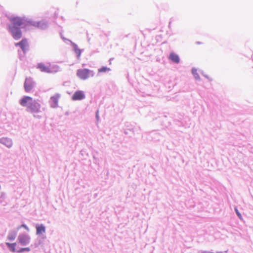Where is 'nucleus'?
I'll use <instances>...</instances> for the list:
<instances>
[{"label":"nucleus","instance_id":"1","mask_svg":"<svg viewBox=\"0 0 253 253\" xmlns=\"http://www.w3.org/2000/svg\"><path fill=\"white\" fill-rule=\"evenodd\" d=\"M20 104L22 106H26L28 110L31 112L35 118H40L38 115L41 112V104L32 97L29 96H24L19 101Z\"/></svg>","mask_w":253,"mask_h":253},{"label":"nucleus","instance_id":"2","mask_svg":"<svg viewBox=\"0 0 253 253\" xmlns=\"http://www.w3.org/2000/svg\"><path fill=\"white\" fill-rule=\"evenodd\" d=\"M10 22L12 25H9V27H14L18 28L22 25H28L30 23L26 22L24 19L19 17H13L9 18Z\"/></svg>","mask_w":253,"mask_h":253},{"label":"nucleus","instance_id":"3","mask_svg":"<svg viewBox=\"0 0 253 253\" xmlns=\"http://www.w3.org/2000/svg\"><path fill=\"white\" fill-rule=\"evenodd\" d=\"M77 76L80 79L85 80L90 77L93 76V72L87 69H78L77 71Z\"/></svg>","mask_w":253,"mask_h":253},{"label":"nucleus","instance_id":"4","mask_svg":"<svg viewBox=\"0 0 253 253\" xmlns=\"http://www.w3.org/2000/svg\"><path fill=\"white\" fill-rule=\"evenodd\" d=\"M9 31L12 34L13 38L18 40L22 38V32L19 28L14 27H8Z\"/></svg>","mask_w":253,"mask_h":253},{"label":"nucleus","instance_id":"5","mask_svg":"<svg viewBox=\"0 0 253 253\" xmlns=\"http://www.w3.org/2000/svg\"><path fill=\"white\" fill-rule=\"evenodd\" d=\"M34 86V82L31 78H26L24 83V87L27 92H30Z\"/></svg>","mask_w":253,"mask_h":253},{"label":"nucleus","instance_id":"6","mask_svg":"<svg viewBox=\"0 0 253 253\" xmlns=\"http://www.w3.org/2000/svg\"><path fill=\"white\" fill-rule=\"evenodd\" d=\"M6 244L9 248V250L12 252L21 253L24 251L29 252L30 251V248L29 247L21 248L19 250H17L15 248L16 246V243H15L12 244L6 243Z\"/></svg>","mask_w":253,"mask_h":253},{"label":"nucleus","instance_id":"7","mask_svg":"<svg viewBox=\"0 0 253 253\" xmlns=\"http://www.w3.org/2000/svg\"><path fill=\"white\" fill-rule=\"evenodd\" d=\"M15 45L16 46H19L24 52L28 50L29 47L28 41L26 39H23L20 42L15 43Z\"/></svg>","mask_w":253,"mask_h":253},{"label":"nucleus","instance_id":"8","mask_svg":"<svg viewBox=\"0 0 253 253\" xmlns=\"http://www.w3.org/2000/svg\"><path fill=\"white\" fill-rule=\"evenodd\" d=\"M30 238L25 234H21L18 237L19 243L22 246H26L29 243Z\"/></svg>","mask_w":253,"mask_h":253},{"label":"nucleus","instance_id":"9","mask_svg":"<svg viewBox=\"0 0 253 253\" xmlns=\"http://www.w3.org/2000/svg\"><path fill=\"white\" fill-rule=\"evenodd\" d=\"M61 97L60 94L57 93L51 96L50 98V103L52 107H56L58 105V101Z\"/></svg>","mask_w":253,"mask_h":253},{"label":"nucleus","instance_id":"10","mask_svg":"<svg viewBox=\"0 0 253 253\" xmlns=\"http://www.w3.org/2000/svg\"><path fill=\"white\" fill-rule=\"evenodd\" d=\"M85 98L84 92L82 90L76 91L72 97L73 100H82Z\"/></svg>","mask_w":253,"mask_h":253},{"label":"nucleus","instance_id":"11","mask_svg":"<svg viewBox=\"0 0 253 253\" xmlns=\"http://www.w3.org/2000/svg\"><path fill=\"white\" fill-rule=\"evenodd\" d=\"M38 68H39L41 72L50 73L51 71L49 66H46L43 63H39L38 65Z\"/></svg>","mask_w":253,"mask_h":253},{"label":"nucleus","instance_id":"12","mask_svg":"<svg viewBox=\"0 0 253 253\" xmlns=\"http://www.w3.org/2000/svg\"><path fill=\"white\" fill-rule=\"evenodd\" d=\"M169 59L175 63L179 62V58L178 56L174 53H171L169 57Z\"/></svg>","mask_w":253,"mask_h":253},{"label":"nucleus","instance_id":"13","mask_svg":"<svg viewBox=\"0 0 253 253\" xmlns=\"http://www.w3.org/2000/svg\"><path fill=\"white\" fill-rule=\"evenodd\" d=\"M36 230H37V234H38V235L42 234L45 232V228L43 225L41 224L40 225H37Z\"/></svg>","mask_w":253,"mask_h":253},{"label":"nucleus","instance_id":"14","mask_svg":"<svg viewBox=\"0 0 253 253\" xmlns=\"http://www.w3.org/2000/svg\"><path fill=\"white\" fill-rule=\"evenodd\" d=\"M0 142L5 145L8 147H10L12 145L11 141L7 138H3L0 140Z\"/></svg>","mask_w":253,"mask_h":253},{"label":"nucleus","instance_id":"15","mask_svg":"<svg viewBox=\"0 0 253 253\" xmlns=\"http://www.w3.org/2000/svg\"><path fill=\"white\" fill-rule=\"evenodd\" d=\"M17 233L15 231H12L7 236L8 239L9 240H13L15 239Z\"/></svg>","mask_w":253,"mask_h":253},{"label":"nucleus","instance_id":"16","mask_svg":"<svg viewBox=\"0 0 253 253\" xmlns=\"http://www.w3.org/2000/svg\"><path fill=\"white\" fill-rule=\"evenodd\" d=\"M108 71H110V69L109 68H107L106 67H102L98 70V72H106Z\"/></svg>","mask_w":253,"mask_h":253},{"label":"nucleus","instance_id":"17","mask_svg":"<svg viewBox=\"0 0 253 253\" xmlns=\"http://www.w3.org/2000/svg\"><path fill=\"white\" fill-rule=\"evenodd\" d=\"M21 227H23L24 228H25L26 230H27V231H29V228L25 224H23L21 226H20L19 227H18V229H20V228Z\"/></svg>","mask_w":253,"mask_h":253},{"label":"nucleus","instance_id":"18","mask_svg":"<svg viewBox=\"0 0 253 253\" xmlns=\"http://www.w3.org/2000/svg\"><path fill=\"white\" fill-rule=\"evenodd\" d=\"M235 211H236V212L237 213V214L238 215V216L240 218H241V213L238 211V210L237 209H235Z\"/></svg>","mask_w":253,"mask_h":253},{"label":"nucleus","instance_id":"19","mask_svg":"<svg viewBox=\"0 0 253 253\" xmlns=\"http://www.w3.org/2000/svg\"><path fill=\"white\" fill-rule=\"evenodd\" d=\"M76 52L79 56H80L81 53V51L80 49H76Z\"/></svg>","mask_w":253,"mask_h":253}]
</instances>
